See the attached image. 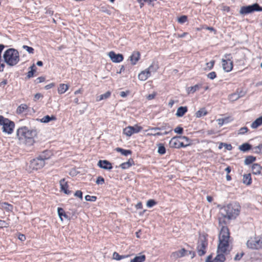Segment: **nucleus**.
I'll list each match as a JSON object with an SVG mask.
<instances>
[{
  "label": "nucleus",
  "instance_id": "nucleus-5",
  "mask_svg": "<svg viewBox=\"0 0 262 262\" xmlns=\"http://www.w3.org/2000/svg\"><path fill=\"white\" fill-rule=\"evenodd\" d=\"M47 159L43 154H40L36 159L30 161V167L34 170H38L41 168L45 164V161Z\"/></svg>",
  "mask_w": 262,
  "mask_h": 262
},
{
  "label": "nucleus",
  "instance_id": "nucleus-44",
  "mask_svg": "<svg viewBox=\"0 0 262 262\" xmlns=\"http://www.w3.org/2000/svg\"><path fill=\"white\" fill-rule=\"evenodd\" d=\"M111 94V93L110 92H109V91L106 92L104 94H102L100 96V98L98 100L100 101V100H102L103 99H106L108 98V97H110Z\"/></svg>",
  "mask_w": 262,
  "mask_h": 262
},
{
  "label": "nucleus",
  "instance_id": "nucleus-42",
  "mask_svg": "<svg viewBox=\"0 0 262 262\" xmlns=\"http://www.w3.org/2000/svg\"><path fill=\"white\" fill-rule=\"evenodd\" d=\"M133 134H136L140 132L142 129V127L138 125L131 126Z\"/></svg>",
  "mask_w": 262,
  "mask_h": 262
},
{
  "label": "nucleus",
  "instance_id": "nucleus-31",
  "mask_svg": "<svg viewBox=\"0 0 262 262\" xmlns=\"http://www.w3.org/2000/svg\"><path fill=\"white\" fill-rule=\"evenodd\" d=\"M115 150L117 152H120L122 155L127 156L128 155H131L132 153V151L128 149H124L120 147H117Z\"/></svg>",
  "mask_w": 262,
  "mask_h": 262
},
{
  "label": "nucleus",
  "instance_id": "nucleus-63",
  "mask_svg": "<svg viewBox=\"0 0 262 262\" xmlns=\"http://www.w3.org/2000/svg\"><path fill=\"white\" fill-rule=\"evenodd\" d=\"M45 80V78L44 77L41 76V77H38L35 80V82H36V83H38L43 82Z\"/></svg>",
  "mask_w": 262,
  "mask_h": 262
},
{
  "label": "nucleus",
  "instance_id": "nucleus-21",
  "mask_svg": "<svg viewBox=\"0 0 262 262\" xmlns=\"http://www.w3.org/2000/svg\"><path fill=\"white\" fill-rule=\"evenodd\" d=\"M188 111L187 106H180L178 108L176 115L178 117H182Z\"/></svg>",
  "mask_w": 262,
  "mask_h": 262
},
{
  "label": "nucleus",
  "instance_id": "nucleus-35",
  "mask_svg": "<svg viewBox=\"0 0 262 262\" xmlns=\"http://www.w3.org/2000/svg\"><path fill=\"white\" fill-rule=\"evenodd\" d=\"M129 255H120L119 254V253H118L117 252H114L113 253V259H115V260H120L123 258H126V257H129Z\"/></svg>",
  "mask_w": 262,
  "mask_h": 262
},
{
  "label": "nucleus",
  "instance_id": "nucleus-58",
  "mask_svg": "<svg viewBox=\"0 0 262 262\" xmlns=\"http://www.w3.org/2000/svg\"><path fill=\"white\" fill-rule=\"evenodd\" d=\"M244 254H245V253L243 252H241L240 254L237 253L234 258V260H240Z\"/></svg>",
  "mask_w": 262,
  "mask_h": 262
},
{
  "label": "nucleus",
  "instance_id": "nucleus-27",
  "mask_svg": "<svg viewBox=\"0 0 262 262\" xmlns=\"http://www.w3.org/2000/svg\"><path fill=\"white\" fill-rule=\"evenodd\" d=\"M208 114L207 111H206L205 107H202L200 108L199 111H198L195 113V117L196 118H201L203 116H206Z\"/></svg>",
  "mask_w": 262,
  "mask_h": 262
},
{
  "label": "nucleus",
  "instance_id": "nucleus-33",
  "mask_svg": "<svg viewBox=\"0 0 262 262\" xmlns=\"http://www.w3.org/2000/svg\"><path fill=\"white\" fill-rule=\"evenodd\" d=\"M256 160V157L253 156H248L246 157L244 160V164L246 165H248Z\"/></svg>",
  "mask_w": 262,
  "mask_h": 262
},
{
  "label": "nucleus",
  "instance_id": "nucleus-34",
  "mask_svg": "<svg viewBox=\"0 0 262 262\" xmlns=\"http://www.w3.org/2000/svg\"><path fill=\"white\" fill-rule=\"evenodd\" d=\"M146 257L145 255L136 256L129 262H144L145 260Z\"/></svg>",
  "mask_w": 262,
  "mask_h": 262
},
{
  "label": "nucleus",
  "instance_id": "nucleus-47",
  "mask_svg": "<svg viewBox=\"0 0 262 262\" xmlns=\"http://www.w3.org/2000/svg\"><path fill=\"white\" fill-rule=\"evenodd\" d=\"M157 202L152 199L149 200L146 203V205L148 207L151 208L157 204Z\"/></svg>",
  "mask_w": 262,
  "mask_h": 262
},
{
  "label": "nucleus",
  "instance_id": "nucleus-14",
  "mask_svg": "<svg viewBox=\"0 0 262 262\" xmlns=\"http://www.w3.org/2000/svg\"><path fill=\"white\" fill-rule=\"evenodd\" d=\"M97 165L100 168L105 170H111L113 168L112 164L108 161L106 160H100L98 161Z\"/></svg>",
  "mask_w": 262,
  "mask_h": 262
},
{
  "label": "nucleus",
  "instance_id": "nucleus-55",
  "mask_svg": "<svg viewBox=\"0 0 262 262\" xmlns=\"http://www.w3.org/2000/svg\"><path fill=\"white\" fill-rule=\"evenodd\" d=\"M183 127L181 126H177L176 128L174 129V132L176 133L179 134H182L183 132Z\"/></svg>",
  "mask_w": 262,
  "mask_h": 262
},
{
  "label": "nucleus",
  "instance_id": "nucleus-9",
  "mask_svg": "<svg viewBox=\"0 0 262 262\" xmlns=\"http://www.w3.org/2000/svg\"><path fill=\"white\" fill-rule=\"evenodd\" d=\"M180 140H185L186 142L190 141V139L186 136H176L172 138L170 140L169 142V146L171 148H179V142Z\"/></svg>",
  "mask_w": 262,
  "mask_h": 262
},
{
  "label": "nucleus",
  "instance_id": "nucleus-23",
  "mask_svg": "<svg viewBox=\"0 0 262 262\" xmlns=\"http://www.w3.org/2000/svg\"><path fill=\"white\" fill-rule=\"evenodd\" d=\"M134 164L135 163L133 159L130 158L127 162L122 163L120 165V167L123 169H125L129 168L130 166Z\"/></svg>",
  "mask_w": 262,
  "mask_h": 262
},
{
  "label": "nucleus",
  "instance_id": "nucleus-39",
  "mask_svg": "<svg viewBox=\"0 0 262 262\" xmlns=\"http://www.w3.org/2000/svg\"><path fill=\"white\" fill-rule=\"evenodd\" d=\"M253 152L255 154H262V143L253 147Z\"/></svg>",
  "mask_w": 262,
  "mask_h": 262
},
{
  "label": "nucleus",
  "instance_id": "nucleus-45",
  "mask_svg": "<svg viewBox=\"0 0 262 262\" xmlns=\"http://www.w3.org/2000/svg\"><path fill=\"white\" fill-rule=\"evenodd\" d=\"M191 140L190 139V141L188 142H186V143L185 144L183 141H181L180 140L179 142V148H181V147H187L189 145H191Z\"/></svg>",
  "mask_w": 262,
  "mask_h": 262
},
{
  "label": "nucleus",
  "instance_id": "nucleus-51",
  "mask_svg": "<svg viewBox=\"0 0 262 262\" xmlns=\"http://www.w3.org/2000/svg\"><path fill=\"white\" fill-rule=\"evenodd\" d=\"M187 20V17L186 15H182L178 18V22L180 24L185 23Z\"/></svg>",
  "mask_w": 262,
  "mask_h": 262
},
{
  "label": "nucleus",
  "instance_id": "nucleus-25",
  "mask_svg": "<svg viewBox=\"0 0 262 262\" xmlns=\"http://www.w3.org/2000/svg\"><path fill=\"white\" fill-rule=\"evenodd\" d=\"M262 125V116L257 118L251 124V127L253 129L257 128Z\"/></svg>",
  "mask_w": 262,
  "mask_h": 262
},
{
  "label": "nucleus",
  "instance_id": "nucleus-41",
  "mask_svg": "<svg viewBox=\"0 0 262 262\" xmlns=\"http://www.w3.org/2000/svg\"><path fill=\"white\" fill-rule=\"evenodd\" d=\"M239 98H240L236 92L229 95V99L231 101H235L238 100Z\"/></svg>",
  "mask_w": 262,
  "mask_h": 262
},
{
  "label": "nucleus",
  "instance_id": "nucleus-20",
  "mask_svg": "<svg viewBox=\"0 0 262 262\" xmlns=\"http://www.w3.org/2000/svg\"><path fill=\"white\" fill-rule=\"evenodd\" d=\"M238 149L244 152H247L250 149L253 150L252 146L248 143H245L242 144L239 146Z\"/></svg>",
  "mask_w": 262,
  "mask_h": 262
},
{
  "label": "nucleus",
  "instance_id": "nucleus-49",
  "mask_svg": "<svg viewBox=\"0 0 262 262\" xmlns=\"http://www.w3.org/2000/svg\"><path fill=\"white\" fill-rule=\"evenodd\" d=\"M9 226V223L7 221L0 220V228H7Z\"/></svg>",
  "mask_w": 262,
  "mask_h": 262
},
{
  "label": "nucleus",
  "instance_id": "nucleus-43",
  "mask_svg": "<svg viewBox=\"0 0 262 262\" xmlns=\"http://www.w3.org/2000/svg\"><path fill=\"white\" fill-rule=\"evenodd\" d=\"M2 207L7 211H12L13 209V206L6 202L3 203Z\"/></svg>",
  "mask_w": 262,
  "mask_h": 262
},
{
  "label": "nucleus",
  "instance_id": "nucleus-4",
  "mask_svg": "<svg viewBox=\"0 0 262 262\" xmlns=\"http://www.w3.org/2000/svg\"><path fill=\"white\" fill-rule=\"evenodd\" d=\"M229 237L230 233L228 227L223 226L219 237V244L218 247L220 251H222V249H224V251L225 248H227L229 247Z\"/></svg>",
  "mask_w": 262,
  "mask_h": 262
},
{
  "label": "nucleus",
  "instance_id": "nucleus-24",
  "mask_svg": "<svg viewBox=\"0 0 262 262\" xmlns=\"http://www.w3.org/2000/svg\"><path fill=\"white\" fill-rule=\"evenodd\" d=\"M57 213L61 221H63L62 216H63L66 219L70 220V217L65 212L63 208L58 207L57 209Z\"/></svg>",
  "mask_w": 262,
  "mask_h": 262
},
{
  "label": "nucleus",
  "instance_id": "nucleus-10",
  "mask_svg": "<svg viewBox=\"0 0 262 262\" xmlns=\"http://www.w3.org/2000/svg\"><path fill=\"white\" fill-rule=\"evenodd\" d=\"M230 54H226L224 55L225 59H222V66L224 70L229 72L233 69V61L231 60Z\"/></svg>",
  "mask_w": 262,
  "mask_h": 262
},
{
  "label": "nucleus",
  "instance_id": "nucleus-40",
  "mask_svg": "<svg viewBox=\"0 0 262 262\" xmlns=\"http://www.w3.org/2000/svg\"><path fill=\"white\" fill-rule=\"evenodd\" d=\"M170 131L168 130V131L167 130H165L164 132L161 133L158 132L157 133H148L147 135L149 136H162V135H167Z\"/></svg>",
  "mask_w": 262,
  "mask_h": 262
},
{
  "label": "nucleus",
  "instance_id": "nucleus-13",
  "mask_svg": "<svg viewBox=\"0 0 262 262\" xmlns=\"http://www.w3.org/2000/svg\"><path fill=\"white\" fill-rule=\"evenodd\" d=\"M14 126V123L9 119L7 121L6 123L3 126V132L8 133V134H11L13 130Z\"/></svg>",
  "mask_w": 262,
  "mask_h": 262
},
{
  "label": "nucleus",
  "instance_id": "nucleus-32",
  "mask_svg": "<svg viewBox=\"0 0 262 262\" xmlns=\"http://www.w3.org/2000/svg\"><path fill=\"white\" fill-rule=\"evenodd\" d=\"M28 108V106L26 104H20L16 110L17 114H20L25 113L26 111Z\"/></svg>",
  "mask_w": 262,
  "mask_h": 262
},
{
  "label": "nucleus",
  "instance_id": "nucleus-28",
  "mask_svg": "<svg viewBox=\"0 0 262 262\" xmlns=\"http://www.w3.org/2000/svg\"><path fill=\"white\" fill-rule=\"evenodd\" d=\"M202 84H197L194 86L188 88V93H194L196 91L199 90L202 88Z\"/></svg>",
  "mask_w": 262,
  "mask_h": 262
},
{
  "label": "nucleus",
  "instance_id": "nucleus-46",
  "mask_svg": "<svg viewBox=\"0 0 262 262\" xmlns=\"http://www.w3.org/2000/svg\"><path fill=\"white\" fill-rule=\"evenodd\" d=\"M236 92L237 93V95L239 98L244 97L246 94V92L244 91L243 89H238L236 91Z\"/></svg>",
  "mask_w": 262,
  "mask_h": 262
},
{
  "label": "nucleus",
  "instance_id": "nucleus-6",
  "mask_svg": "<svg viewBox=\"0 0 262 262\" xmlns=\"http://www.w3.org/2000/svg\"><path fill=\"white\" fill-rule=\"evenodd\" d=\"M248 248L251 249H259L262 248V237H250L246 243Z\"/></svg>",
  "mask_w": 262,
  "mask_h": 262
},
{
  "label": "nucleus",
  "instance_id": "nucleus-62",
  "mask_svg": "<svg viewBox=\"0 0 262 262\" xmlns=\"http://www.w3.org/2000/svg\"><path fill=\"white\" fill-rule=\"evenodd\" d=\"M35 72H36V70H30V71H29L27 73V78H30L33 77L34 74Z\"/></svg>",
  "mask_w": 262,
  "mask_h": 262
},
{
  "label": "nucleus",
  "instance_id": "nucleus-22",
  "mask_svg": "<svg viewBox=\"0 0 262 262\" xmlns=\"http://www.w3.org/2000/svg\"><path fill=\"white\" fill-rule=\"evenodd\" d=\"M150 76V74L149 71H147V70H145V71H143L140 73L139 74L138 78L140 80L145 81Z\"/></svg>",
  "mask_w": 262,
  "mask_h": 262
},
{
  "label": "nucleus",
  "instance_id": "nucleus-2",
  "mask_svg": "<svg viewBox=\"0 0 262 262\" xmlns=\"http://www.w3.org/2000/svg\"><path fill=\"white\" fill-rule=\"evenodd\" d=\"M36 135L35 130H29L26 126L19 127L17 130V136L19 140H25L24 142L28 145L33 144L34 138Z\"/></svg>",
  "mask_w": 262,
  "mask_h": 262
},
{
  "label": "nucleus",
  "instance_id": "nucleus-59",
  "mask_svg": "<svg viewBox=\"0 0 262 262\" xmlns=\"http://www.w3.org/2000/svg\"><path fill=\"white\" fill-rule=\"evenodd\" d=\"M248 131V128L247 127H241L239 130V134H244Z\"/></svg>",
  "mask_w": 262,
  "mask_h": 262
},
{
  "label": "nucleus",
  "instance_id": "nucleus-64",
  "mask_svg": "<svg viewBox=\"0 0 262 262\" xmlns=\"http://www.w3.org/2000/svg\"><path fill=\"white\" fill-rule=\"evenodd\" d=\"M224 146L225 148L228 150H231L232 148V146L230 144L224 143Z\"/></svg>",
  "mask_w": 262,
  "mask_h": 262
},
{
  "label": "nucleus",
  "instance_id": "nucleus-36",
  "mask_svg": "<svg viewBox=\"0 0 262 262\" xmlns=\"http://www.w3.org/2000/svg\"><path fill=\"white\" fill-rule=\"evenodd\" d=\"M158 152L160 155H164L166 152V148L164 145L162 143H159L158 144Z\"/></svg>",
  "mask_w": 262,
  "mask_h": 262
},
{
  "label": "nucleus",
  "instance_id": "nucleus-3",
  "mask_svg": "<svg viewBox=\"0 0 262 262\" xmlns=\"http://www.w3.org/2000/svg\"><path fill=\"white\" fill-rule=\"evenodd\" d=\"M4 62L10 67L16 65L20 60L18 51L14 48L6 50L3 55Z\"/></svg>",
  "mask_w": 262,
  "mask_h": 262
},
{
  "label": "nucleus",
  "instance_id": "nucleus-38",
  "mask_svg": "<svg viewBox=\"0 0 262 262\" xmlns=\"http://www.w3.org/2000/svg\"><path fill=\"white\" fill-rule=\"evenodd\" d=\"M123 134L128 137L131 136L133 134V132H132L131 126H128L125 127L123 129Z\"/></svg>",
  "mask_w": 262,
  "mask_h": 262
},
{
  "label": "nucleus",
  "instance_id": "nucleus-12",
  "mask_svg": "<svg viewBox=\"0 0 262 262\" xmlns=\"http://www.w3.org/2000/svg\"><path fill=\"white\" fill-rule=\"evenodd\" d=\"M222 250V251H220L217 246V255L213 259L212 262H224L226 258L224 254L227 251V248H225L224 251L223 250L224 249Z\"/></svg>",
  "mask_w": 262,
  "mask_h": 262
},
{
  "label": "nucleus",
  "instance_id": "nucleus-37",
  "mask_svg": "<svg viewBox=\"0 0 262 262\" xmlns=\"http://www.w3.org/2000/svg\"><path fill=\"white\" fill-rule=\"evenodd\" d=\"M158 69V66L157 64L152 63L149 68L146 69L147 71H149L150 74L151 75V72H156Z\"/></svg>",
  "mask_w": 262,
  "mask_h": 262
},
{
  "label": "nucleus",
  "instance_id": "nucleus-57",
  "mask_svg": "<svg viewBox=\"0 0 262 262\" xmlns=\"http://www.w3.org/2000/svg\"><path fill=\"white\" fill-rule=\"evenodd\" d=\"M214 62H215V61L214 60H211L210 62H207L206 63L207 68L209 70H210L213 68V67L214 66Z\"/></svg>",
  "mask_w": 262,
  "mask_h": 262
},
{
  "label": "nucleus",
  "instance_id": "nucleus-61",
  "mask_svg": "<svg viewBox=\"0 0 262 262\" xmlns=\"http://www.w3.org/2000/svg\"><path fill=\"white\" fill-rule=\"evenodd\" d=\"M74 195L77 197H78L79 198H80L81 199H82V192L80 190H77L75 192Z\"/></svg>",
  "mask_w": 262,
  "mask_h": 262
},
{
  "label": "nucleus",
  "instance_id": "nucleus-52",
  "mask_svg": "<svg viewBox=\"0 0 262 262\" xmlns=\"http://www.w3.org/2000/svg\"><path fill=\"white\" fill-rule=\"evenodd\" d=\"M96 183L98 185L103 184L104 183V179L101 176H99L96 181Z\"/></svg>",
  "mask_w": 262,
  "mask_h": 262
},
{
  "label": "nucleus",
  "instance_id": "nucleus-1",
  "mask_svg": "<svg viewBox=\"0 0 262 262\" xmlns=\"http://www.w3.org/2000/svg\"><path fill=\"white\" fill-rule=\"evenodd\" d=\"M241 206L237 203H230L221 209L220 215L228 220L234 219L238 215Z\"/></svg>",
  "mask_w": 262,
  "mask_h": 262
},
{
  "label": "nucleus",
  "instance_id": "nucleus-56",
  "mask_svg": "<svg viewBox=\"0 0 262 262\" xmlns=\"http://www.w3.org/2000/svg\"><path fill=\"white\" fill-rule=\"evenodd\" d=\"M41 154H43L47 158L46 160H48L50 158L51 155V152L50 150H46L43 151Z\"/></svg>",
  "mask_w": 262,
  "mask_h": 262
},
{
  "label": "nucleus",
  "instance_id": "nucleus-7",
  "mask_svg": "<svg viewBox=\"0 0 262 262\" xmlns=\"http://www.w3.org/2000/svg\"><path fill=\"white\" fill-rule=\"evenodd\" d=\"M208 243L205 236L200 237L196 247V251L198 255L200 256L204 255L206 253V249L207 247Z\"/></svg>",
  "mask_w": 262,
  "mask_h": 262
},
{
  "label": "nucleus",
  "instance_id": "nucleus-29",
  "mask_svg": "<svg viewBox=\"0 0 262 262\" xmlns=\"http://www.w3.org/2000/svg\"><path fill=\"white\" fill-rule=\"evenodd\" d=\"M56 120V118L55 116L52 115L51 116H50L49 115H46L40 119V121L42 123H48L52 120Z\"/></svg>",
  "mask_w": 262,
  "mask_h": 262
},
{
  "label": "nucleus",
  "instance_id": "nucleus-60",
  "mask_svg": "<svg viewBox=\"0 0 262 262\" xmlns=\"http://www.w3.org/2000/svg\"><path fill=\"white\" fill-rule=\"evenodd\" d=\"M225 218H223L222 215H220L219 217V222L220 225H225L226 224V222L225 220Z\"/></svg>",
  "mask_w": 262,
  "mask_h": 262
},
{
  "label": "nucleus",
  "instance_id": "nucleus-30",
  "mask_svg": "<svg viewBox=\"0 0 262 262\" xmlns=\"http://www.w3.org/2000/svg\"><path fill=\"white\" fill-rule=\"evenodd\" d=\"M69 89V85L66 84H60L58 89V92L60 94L64 93Z\"/></svg>",
  "mask_w": 262,
  "mask_h": 262
},
{
  "label": "nucleus",
  "instance_id": "nucleus-18",
  "mask_svg": "<svg viewBox=\"0 0 262 262\" xmlns=\"http://www.w3.org/2000/svg\"><path fill=\"white\" fill-rule=\"evenodd\" d=\"M140 57V53L138 51L134 52L130 56V60L133 65H135Z\"/></svg>",
  "mask_w": 262,
  "mask_h": 262
},
{
  "label": "nucleus",
  "instance_id": "nucleus-16",
  "mask_svg": "<svg viewBox=\"0 0 262 262\" xmlns=\"http://www.w3.org/2000/svg\"><path fill=\"white\" fill-rule=\"evenodd\" d=\"M60 185L61 190L63 191L64 193L69 194L71 193V191L68 189V185L67 184V182L66 181L65 179H62L60 181Z\"/></svg>",
  "mask_w": 262,
  "mask_h": 262
},
{
  "label": "nucleus",
  "instance_id": "nucleus-48",
  "mask_svg": "<svg viewBox=\"0 0 262 262\" xmlns=\"http://www.w3.org/2000/svg\"><path fill=\"white\" fill-rule=\"evenodd\" d=\"M23 48L26 50L29 53L33 54L34 53V49L32 47H29L26 45L23 46Z\"/></svg>",
  "mask_w": 262,
  "mask_h": 262
},
{
  "label": "nucleus",
  "instance_id": "nucleus-11",
  "mask_svg": "<svg viewBox=\"0 0 262 262\" xmlns=\"http://www.w3.org/2000/svg\"><path fill=\"white\" fill-rule=\"evenodd\" d=\"M108 55L111 60L113 62L119 63L123 60V56L122 54L118 53L116 54L114 51H111L108 53Z\"/></svg>",
  "mask_w": 262,
  "mask_h": 262
},
{
  "label": "nucleus",
  "instance_id": "nucleus-17",
  "mask_svg": "<svg viewBox=\"0 0 262 262\" xmlns=\"http://www.w3.org/2000/svg\"><path fill=\"white\" fill-rule=\"evenodd\" d=\"M169 130V131H171V128L168 124H164L160 127H150L148 129L149 132L152 131H158V130Z\"/></svg>",
  "mask_w": 262,
  "mask_h": 262
},
{
  "label": "nucleus",
  "instance_id": "nucleus-50",
  "mask_svg": "<svg viewBox=\"0 0 262 262\" xmlns=\"http://www.w3.org/2000/svg\"><path fill=\"white\" fill-rule=\"evenodd\" d=\"M85 199L87 201L95 202L97 200V197L95 196H91L90 195H86L85 196Z\"/></svg>",
  "mask_w": 262,
  "mask_h": 262
},
{
  "label": "nucleus",
  "instance_id": "nucleus-8",
  "mask_svg": "<svg viewBox=\"0 0 262 262\" xmlns=\"http://www.w3.org/2000/svg\"><path fill=\"white\" fill-rule=\"evenodd\" d=\"M255 11H262V7L257 3L251 5L242 7L239 11L241 14H247Z\"/></svg>",
  "mask_w": 262,
  "mask_h": 262
},
{
  "label": "nucleus",
  "instance_id": "nucleus-54",
  "mask_svg": "<svg viewBox=\"0 0 262 262\" xmlns=\"http://www.w3.org/2000/svg\"><path fill=\"white\" fill-rule=\"evenodd\" d=\"M8 120V119L5 118L3 116L0 115V125H4Z\"/></svg>",
  "mask_w": 262,
  "mask_h": 262
},
{
  "label": "nucleus",
  "instance_id": "nucleus-26",
  "mask_svg": "<svg viewBox=\"0 0 262 262\" xmlns=\"http://www.w3.org/2000/svg\"><path fill=\"white\" fill-rule=\"evenodd\" d=\"M243 182L247 185H249L251 184L252 179L250 173L245 174L243 175Z\"/></svg>",
  "mask_w": 262,
  "mask_h": 262
},
{
  "label": "nucleus",
  "instance_id": "nucleus-53",
  "mask_svg": "<svg viewBox=\"0 0 262 262\" xmlns=\"http://www.w3.org/2000/svg\"><path fill=\"white\" fill-rule=\"evenodd\" d=\"M216 77V74L215 72H211L207 74V77L211 80L215 79Z\"/></svg>",
  "mask_w": 262,
  "mask_h": 262
},
{
  "label": "nucleus",
  "instance_id": "nucleus-19",
  "mask_svg": "<svg viewBox=\"0 0 262 262\" xmlns=\"http://www.w3.org/2000/svg\"><path fill=\"white\" fill-rule=\"evenodd\" d=\"M262 167L257 163H254L252 166V173L255 175H259L261 173Z\"/></svg>",
  "mask_w": 262,
  "mask_h": 262
},
{
  "label": "nucleus",
  "instance_id": "nucleus-15",
  "mask_svg": "<svg viewBox=\"0 0 262 262\" xmlns=\"http://www.w3.org/2000/svg\"><path fill=\"white\" fill-rule=\"evenodd\" d=\"M187 251L185 250L184 248H182L180 250L173 252L171 254V257H172L174 259H177L179 258L184 257V256L187 255Z\"/></svg>",
  "mask_w": 262,
  "mask_h": 262
}]
</instances>
